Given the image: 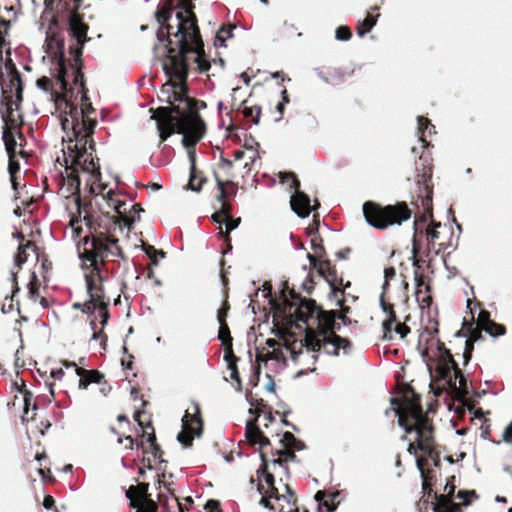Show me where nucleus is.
Returning <instances> with one entry per match:
<instances>
[{
	"mask_svg": "<svg viewBox=\"0 0 512 512\" xmlns=\"http://www.w3.org/2000/svg\"><path fill=\"white\" fill-rule=\"evenodd\" d=\"M271 304L274 310L273 321L279 336L288 333L289 329L297 326V322L307 324L304 339L298 344L299 351L297 342L288 346L294 361L302 354L303 347L314 353L323 348L327 354L333 356H338L340 350L344 355L350 353V340L336 334V330H340L336 313L327 312L315 300L302 297L294 289H290L287 282L284 283L279 300H273Z\"/></svg>",
	"mask_w": 512,
	"mask_h": 512,
	"instance_id": "f257e3e1",
	"label": "nucleus"
},
{
	"mask_svg": "<svg viewBox=\"0 0 512 512\" xmlns=\"http://www.w3.org/2000/svg\"><path fill=\"white\" fill-rule=\"evenodd\" d=\"M167 54L163 70L170 78L160 89L159 99L166 101L171 115L180 116L194 108H206V103L188 95L187 78L189 75V58L193 55L196 70L206 73L211 67L198 25L194 21L176 23L175 37L164 38Z\"/></svg>",
	"mask_w": 512,
	"mask_h": 512,
	"instance_id": "f03ea898",
	"label": "nucleus"
},
{
	"mask_svg": "<svg viewBox=\"0 0 512 512\" xmlns=\"http://www.w3.org/2000/svg\"><path fill=\"white\" fill-rule=\"evenodd\" d=\"M74 77L73 84L79 86V93L81 94L80 109L72 101L73 89L64 99L65 108L68 109L66 114L71 118L72 130L75 137V143L70 139L67 145V153L63 149V160L65 171L68 173V182L71 184V191H77L81 180L79 177V168L89 174L88 185L89 191L94 195H103L107 187L106 184L101 183V171L99 159L94 157L95 142L93 140L94 129L97 121L91 118L90 114L95 110L87 96L88 89L85 86L84 74L82 68L73 69Z\"/></svg>",
	"mask_w": 512,
	"mask_h": 512,
	"instance_id": "7ed1b4c3",
	"label": "nucleus"
},
{
	"mask_svg": "<svg viewBox=\"0 0 512 512\" xmlns=\"http://www.w3.org/2000/svg\"><path fill=\"white\" fill-rule=\"evenodd\" d=\"M88 224L89 235L78 242L77 253L89 299L84 303H74L73 308L87 314L98 311L100 324L105 327L110 317V299L104 289L107 263L116 261L115 258L126 260V256L119 245V239L102 231L99 226Z\"/></svg>",
	"mask_w": 512,
	"mask_h": 512,
	"instance_id": "20e7f679",
	"label": "nucleus"
},
{
	"mask_svg": "<svg viewBox=\"0 0 512 512\" xmlns=\"http://www.w3.org/2000/svg\"><path fill=\"white\" fill-rule=\"evenodd\" d=\"M415 165L417 189L411 204L417 209V213L414 221L412 254L413 265L420 268L421 260L417 257L420 251V244L417 240L419 235H424L426 238V256H429L431 251L438 254L446 250L450 246V242L443 237V230H447V226L433 219V159L429 153H422Z\"/></svg>",
	"mask_w": 512,
	"mask_h": 512,
	"instance_id": "39448f33",
	"label": "nucleus"
},
{
	"mask_svg": "<svg viewBox=\"0 0 512 512\" xmlns=\"http://www.w3.org/2000/svg\"><path fill=\"white\" fill-rule=\"evenodd\" d=\"M391 404L395 407L399 426L406 433L417 434L416 441L408 445L409 454L417 455L420 450L427 457L433 458L434 426L432 420L423 412L420 396L410 385H405L402 397L391 398Z\"/></svg>",
	"mask_w": 512,
	"mask_h": 512,
	"instance_id": "423d86ee",
	"label": "nucleus"
},
{
	"mask_svg": "<svg viewBox=\"0 0 512 512\" xmlns=\"http://www.w3.org/2000/svg\"><path fill=\"white\" fill-rule=\"evenodd\" d=\"M201 108H194L180 116L171 115L169 108H156L152 119L156 120L160 136V143L166 141L172 134L183 135V145L194 150L195 145L202 139L206 132V125L199 114Z\"/></svg>",
	"mask_w": 512,
	"mask_h": 512,
	"instance_id": "0eeeda50",
	"label": "nucleus"
},
{
	"mask_svg": "<svg viewBox=\"0 0 512 512\" xmlns=\"http://www.w3.org/2000/svg\"><path fill=\"white\" fill-rule=\"evenodd\" d=\"M436 343L438 355L431 388L437 396L446 390H451L457 397H465L469 393L466 378L451 351L439 339Z\"/></svg>",
	"mask_w": 512,
	"mask_h": 512,
	"instance_id": "6e6552de",
	"label": "nucleus"
},
{
	"mask_svg": "<svg viewBox=\"0 0 512 512\" xmlns=\"http://www.w3.org/2000/svg\"><path fill=\"white\" fill-rule=\"evenodd\" d=\"M59 3L62 4L64 10L69 12L68 34L74 40V43L69 45L70 66L72 69L83 68V48L84 44L90 40L87 36L89 26L85 23L83 15L79 13L83 0H59Z\"/></svg>",
	"mask_w": 512,
	"mask_h": 512,
	"instance_id": "1a4fd4ad",
	"label": "nucleus"
},
{
	"mask_svg": "<svg viewBox=\"0 0 512 512\" xmlns=\"http://www.w3.org/2000/svg\"><path fill=\"white\" fill-rule=\"evenodd\" d=\"M366 222L375 229L386 230L393 225L408 221L413 210L405 201L382 206L374 201H366L362 207Z\"/></svg>",
	"mask_w": 512,
	"mask_h": 512,
	"instance_id": "9d476101",
	"label": "nucleus"
},
{
	"mask_svg": "<svg viewBox=\"0 0 512 512\" xmlns=\"http://www.w3.org/2000/svg\"><path fill=\"white\" fill-rule=\"evenodd\" d=\"M22 100L17 99L15 92L2 94L0 101V113L4 122L3 130L17 131L18 138L21 141L25 140V137L21 131L23 125V116L19 112Z\"/></svg>",
	"mask_w": 512,
	"mask_h": 512,
	"instance_id": "9b49d317",
	"label": "nucleus"
},
{
	"mask_svg": "<svg viewBox=\"0 0 512 512\" xmlns=\"http://www.w3.org/2000/svg\"><path fill=\"white\" fill-rule=\"evenodd\" d=\"M66 172V177L63 178V182H64V186L61 188L62 190L63 189H66V192L68 193V195H66V197L68 198L69 196H74V203L77 207V212H78V216L76 215H73L70 219V222H69V226L71 227V230H72V238L74 240L78 239L79 240L76 242V245L78 244V242L80 240H82L83 238L87 237L89 235V224L88 223H91L93 224L94 226H99L100 229L102 231H106L107 233H109L110 235H113L116 239H118L113 233H111L107 228L105 227H102L101 224L98 222L97 219H94V217L92 215H89V214H86L84 217H83V221L85 222L86 226H87V234L83 237H81V234L83 232V228L81 226V219H80V216H81V198H80V188L77 190V191H71L70 189L72 188L71 184L68 182V173L69 171H65Z\"/></svg>",
	"mask_w": 512,
	"mask_h": 512,
	"instance_id": "f8f14e48",
	"label": "nucleus"
},
{
	"mask_svg": "<svg viewBox=\"0 0 512 512\" xmlns=\"http://www.w3.org/2000/svg\"><path fill=\"white\" fill-rule=\"evenodd\" d=\"M255 421H249L246 425V439L251 445L258 444L260 446V457L262 464L258 470V474L264 477L266 487L275 486V478L272 473L268 471V458L264 449L270 445V440L266 437L260 428L257 426Z\"/></svg>",
	"mask_w": 512,
	"mask_h": 512,
	"instance_id": "ddd939ff",
	"label": "nucleus"
},
{
	"mask_svg": "<svg viewBox=\"0 0 512 512\" xmlns=\"http://www.w3.org/2000/svg\"><path fill=\"white\" fill-rule=\"evenodd\" d=\"M203 431V420L200 406L192 402L191 411L187 409L182 418V431L178 434V441L185 447H191L195 436H200Z\"/></svg>",
	"mask_w": 512,
	"mask_h": 512,
	"instance_id": "4468645a",
	"label": "nucleus"
},
{
	"mask_svg": "<svg viewBox=\"0 0 512 512\" xmlns=\"http://www.w3.org/2000/svg\"><path fill=\"white\" fill-rule=\"evenodd\" d=\"M307 259L309 260L310 265L315 268L320 276H322L330 285L332 292L335 296L340 294L344 295V289L350 287L351 283L347 281L344 283L343 278L338 276L335 265L331 263L329 259L319 260L317 257L311 255V253L307 254Z\"/></svg>",
	"mask_w": 512,
	"mask_h": 512,
	"instance_id": "2eb2a0df",
	"label": "nucleus"
},
{
	"mask_svg": "<svg viewBox=\"0 0 512 512\" xmlns=\"http://www.w3.org/2000/svg\"><path fill=\"white\" fill-rule=\"evenodd\" d=\"M44 47L48 55L57 60L58 63V81L62 87L67 85L66 65L64 57V39L60 32L52 30L47 31Z\"/></svg>",
	"mask_w": 512,
	"mask_h": 512,
	"instance_id": "dca6fc26",
	"label": "nucleus"
},
{
	"mask_svg": "<svg viewBox=\"0 0 512 512\" xmlns=\"http://www.w3.org/2000/svg\"><path fill=\"white\" fill-rule=\"evenodd\" d=\"M283 182L291 180V188L294 189V194L291 196L290 205L291 209L301 218H306L311 213V200L309 196L300 191V181L293 172H285L280 175Z\"/></svg>",
	"mask_w": 512,
	"mask_h": 512,
	"instance_id": "f3484780",
	"label": "nucleus"
},
{
	"mask_svg": "<svg viewBox=\"0 0 512 512\" xmlns=\"http://www.w3.org/2000/svg\"><path fill=\"white\" fill-rule=\"evenodd\" d=\"M149 484L146 482L138 483L136 486H130L126 491V497L129 499V505L137 508V512H154L158 509V504L151 498L148 492Z\"/></svg>",
	"mask_w": 512,
	"mask_h": 512,
	"instance_id": "a211bd4d",
	"label": "nucleus"
},
{
	"mask_svg": "<svg viewBox=\"0 0 512 512\" xmlns=\"http://www.w3.org/2000/svg\"><path fill=\"white\" fill-rule=\"evenodd\" d=\"M482 331H484L482 327L475 325L474 316L471 312V319H464L462 329L456 333V336L467 338L463 351L464 365H467L472 358L475 342L483 339Z\"/></svg>",
	"mask_w": 512,
	"mask_h": 512,
	"instance_id": "6ab92c4d",
	"label": "nucleus"
},
{
	"mask_svg": "<svg viewBox=\"0 0 512 512\" xmlns=\"http://www.w3.org/2000/svg\"><path fill=\"white\" fill-rule=\"evenodd\" d=\"M174 8L178 9L177 13L181 11V9L177 7V4L174 5V0H165L155 13L156 20L160 24V28L157 32V37L160 42H163L164 38L175 37L176 25L174 26L169 23Z\"/></svg>",
	"mask_w": 512,
	"mask_h": 512,
	"instance_id": "aec40b11",
	"label": "nucleus"
},
{
	"mask_svg": "<svg viewBox=\"0 0 512 512\" xmlns=\"http://www.w3.org/2000/svg\"><path fill=\"white\" fill-rule=\"evenodd\" d=\"M4 66H5L9 80L7 83H5L3 81V73L0 72V82H1L2 94L15 92V95H17L18 101L22 100L23 99V82L21 79V74L17 70L16 65L14 64L12 59H7Z\"/></svg>",
	"mask_w": 512,
	"mask_h": 512,
	"instance_id": "412c9836",
	"label": "nucleus"
},
{
	"mask_svg": "<svg viewBox=\"0 0 512 512\" xmlns=\"http://www.w3.org/2000/svg\"><path fill=\"white\" fill-rule=\"evenodd\" d=\"M36 85L39 89L50 93L56 103L63 102L64 99H66L68 94L71 92V87H68L69 86L68 82L65 87L61 86V84L58 81V74L56 75V85L59 86V88L61 89V92H58L54 89L53 80L47 76L40 77L37 80Z\"/></svg>",
	"mask_w": 512,
	"mask_h": 512,
	"instance_id": "4be33fe9",
	"label": "nucleus"
},
{
	"mask_svg": "<svg viewBox=\"0 0 512 512\" xmlns=\"http://www.w3.org/2000/svg\"><path fill=\"white\" fill-rule=\"evenodd\" d=\"M415 282H416L415 298L419 304V307L422 310L429 309L433 302L430 285L425 282L424 275L419 274L417 271H415Z\"/></svg>",
	"mask_w": 512,
	"mask_h": 512,
	"instance_id": "5701e85b",
	"label": "nucleus"
},
{
	"mask_svg": "<svg viewBox=\"0 0 512 512\" xmlns=\"http://www.w3.org/2000/svg\"><path fill=\"white\" fill-rule=\"evenodd\" d=\"M379 302L383 312L386 314V319L382 322L383 338L385 340H392L393 325L396 323V320H398L394 305L388 302L383 295H380Z\"/></svg>",
	"mask_w": 512,
	"mask_h": 512,
	"instance_id": "b1692460",
	"label": "nucleus"
},
{
	"mask_svg": "<svg viewBox=\"0 0 512 512\" xmlns=\"http://www.w3.org/2000/svg\"><path fill=\"white\" fill-rule=\"evenodd\" d=\"M17 238L20 244L14 257V263L18 270H20L22 265L28 260L30 252L37 254L38 247L34 241L25 240V236L21 232L17 233Z\"/></svg>",
	"mask_w": 512,
	"mask_h": 512,
	"instance_id": "393cba45",
	"label": "nucleus"
},
{
	"mask_svg": "<svg viewBox=\"0 0 512 512\" xmlns=\"http://www.w3.org/2000/svg\"><path fill=\"white\" fill-rule=\"evenodd\" d=\"M114 196H115V192L112 189H110L106 193V197L109 202V205H111V204L114 205V209H115L118 217L120 218V220L126 226L130 227L136 221V217L134 215H130V213L126 207L127 206L126 202L116 200V199H114Z\"/></svg>",
	"mask_w": 512,
	"mask_h": 512,
	"instance_id": "a878e982",
	"label": "nucleus"
},
{
	"mask_svg": "<svg viewBox=\"0 0 512 512\" xmlns=\"http://www.w3.org/2000/svg\"><path fill=\"white\" fill-rule=\"evenodd\" d=\"M76 375L79 377L78 388L85 390L92 383L98 384L104 378V375L98 370H87L82 367H76Z\"/></svg>",
	"mask_w": 512,
	"mask_h": 512,
	"instance_id": "bb28decb",
	"label": "nucleus"
},
{
	"mask_svg": "<svg viewBox=\"0 0 512 512\" xmlns=\"http://www.w3.org/2000/svg\"><path fill=\"white\" fill-rule=\"evenodd\" d=\"M339 492H331L327 493L326 491L319 490L315 494V500L318 503V509L320 512L323 511V509H326V512H333L336 510L339 501H337V498L339 497Z\"/></svg>",
	"mask_w": 512,
	"mask_h": 512,
	"instance_id": "cd10ccee",
	"label": "nucleus"
},
{
	"mask_svg": "<svg viewBox=\"0 0 512 512\" xmlns=\"http://www.w3.org/2000/svg\"><path fill=\"white\" fill-rule=\"evenodd\" d=\"M195 0H179L177 3V7L181 9L178 13H176V23L182 24L184 21H194L195 25H198V19L194 12L195 9Z\"/></svg>",
	"mask_w": 512,
	"mask_h": 512,
	"instance_id": "c85d7f7f",
	"label": "nucleus"
},
{
	"mask_svg": "<svg viewBox=\"0 0 512 512\" xmlns=\"http://www.w3.org/2000/svg\"><path fill=\"white\" fill-rule=\"evenodd\" d=\"M144 411L137 410L134 413V420L138 423V425L142 428V438L146 439V442L149 443V447L153 444L157 443L155 429L152 424L151 419L149 418L147 421H143L141 419L142 415H144Z\"/></svg>",
	"mask_w": 512,
	"mask_h": 512,
	"instance_id": "c756f323",
	"label": "nucleus"
},
{
	"mask_svg": "<svg viewBox=\"0 0 512 512\" xmlns=\"http://www.w3.org/2000/svg\"><path fill=\"white\" fill-rule=\"evenodd\" d=\"M217 188H218V200L229 199L236 195L238 186L233 181L222 179L218 173H214Z\"/></svg>",
	"mask_w": 512,
	"mask_h": 512,
	"instance_id": "7c9ffc66",
	"label": "nucleus"
},
{
	"mask_svg": "<svg viewBox=\"0 0 512 512\" xmlns=\"http://www.w3.org/2000/svg\"><path fill=\"white\" fill-rule=\"evenodd\" d=\"M378 10H379V7H377V6L372 7L371 12L367 13L366 17L362 21L358 22L356 31L360 37H362L366 33L370 32L372 30V28L376 25L377 18L379 17L380 14L377 13L376 15H374L373 13Z\"/></svg>",
	"mask_w": 512,
	"mask_h": 512,
	"instance_id": "2f4dec72",
	"label": "nucleus"
},
{
	"mask_svg": "<svg viewBox=\"0 0 512 512\" xmlns=\"http://www.w3.org/2000/svg\"><path fill=\"white\" fill-rule=\"evenodd\" d=\"M433 497L435 499L432 504L434 512H454L453 507H458V504L454 503L449 495L434 493Z\"/></svg>",
	"mask_w": 512,
	"mask_h": 512,
	"instance_id": "473e14b6",
	"label": "nucleus"
},
{
	"mask_svg": "<svg viewBox=\"0 0 512 512\" xmlns=\"http://www.w3.org/2000/svg\"><path fill=\"white\" fill-rule=\"evenodd\" d=\"M296 448H282L271 451V455L273 457L272 463L274 465L284 466L289 461H294L296 458L295 454ZM287 469V466H285Z\"/></svg>",
	"mask_w": 512,
	"mask_h": 512,
	"instance_id": "72a5a7b5",
	"label": "nucleus"
},
{
	"mask_svg": "<svg viewBox=\"0 0 512 512\" xmlns=\"http://www.w3.org/2000/svg\"><path fill=\"white\" fill-rule=\"evenodd\" d=\"M189 160L190 177L188 182V188L192 191L199 192L202 189L203 184L207 181V179L206 177H200L198 184H195V170H197L195 150H189Z\"/></svg>",
	"mask_w": 512,
	"mask_h": 512,
	"instance_id": "f704fd0d",
	"label": "nucleus"
},
{
	"mask_svg": "<svg viewBox=\"0 0 512 512\" xmlns=\"http://www.w3.org/2000/svg\"><path fill=\"white\" fill-rule=\"evenodd\" d=\"M426 464H427V460L426 459H424V458H417V467L421 471V476H422V479H423V484H422L423 491L428 496H432V495L434 496L435 492L433 491L432 483H431V480H432L431 471L430 470H426L424 468V466Z\"/></svg>",
	"mask_w": 512,
	"mask_h": 512,
	"instance_id": "c9c22d12",
	"label": "nucleus"
},
{
	"mask_svg": "<svg viewBox=\"0 0 512 512\" xmlns=\"http://www.w3.org/2000/svg\"><path fill=\"white\" fill-rule=\"evenodd\" d=\"M16 135L18 136L17 131L12 130H3V141L5 144L6 151L8 155H18L21 156L25 155V152L21 149L19 152H17V141H16Z\"/></svg>",
	"mask_w": 512,
	"mask_h": 512,
	"instance_id": "e433bc0d",
	"label": "nucleus"
},
{
	"mask_svg": "<svg viewBox=\"0 0 512 512\" xmlns=\"http://www.w3.org/2000/svg\"><path fill=\"white\" fill-rule=\"evenodd\" d=\"M286 489L288 490V496H284V499H286V505L281 504L279 512H308L307 509H303L301 511L297 506L296 494L289 485H286Z\"/></svg>",
	"mask_w": 512,
	"mask_h": 512,
	"instance_id": "4c0bfd02",
	"label": "nucleus"
},
{
	"mask_svg": "<svg viewBox=\"0 0 512 512\" xmlns=\"http://www.w3.org/2000/svg\"><path fill=\"white\" fill-rule=\"evenodd\" d=\"M418 130L421 134L419 140L423 143V147H428L430 143L425 139L424 135L426 131L429 135L435 133V126L431 124V121L424 116L418 117Z\"/></svg>",
	"mask_w": 512,
	"mask_h": 512,
	"instance_id": "58836bf2",
	"label": "nucleus"
},
{
	"mask_svg": "<svg viewBox=\"0 0 512 512\" xmlns=\"http://www.w3.org/2000/svg\"><path fill=\"white\" fill-rule=\"evenodd\" d=\"M282 448H296L297 450L302 449L303 444L297 440L291 432H285L280 440Z\"/></svg>",
	"mask_w": 512,
	"mask_h": 512,
	"instance_id": "ea45409f",
	"label": "nucleus"
},
{
	"mask_svg": "<svg viewBox=\"0 0 512 512\" xmlns=\"http://www.w3.org/2000/svg\"><path fill=\"white\" fill-rule=\"evenodd\" d=\"M311 246L314 250V257H317L319 260H324L323 257L326 255V250L323 245V239L320 235H315L311 238Z\"/></svg>",
	"mask_w": 512,
	"mask_h": 512,
	"instance_id": "a19ab883",
	"label": "nucleus"
},
{
	"mask_svg": "<svg viewBox=\"0 0 512 512\" xmlns=\"http://www.w3.org/2000/svg\"><path fill=\"white\" fill-rule=\"evenodd\" d=\"M246 102L247 101L244 100L242 102V105H245ZM242 113H243L245 118H251V120H252V122L254 124H258L259 123L260 115H261V108H260V106H251V107L244 106L243 110H242Z\"/></svg>",
	"mask_w": 512,
	"mask_h": 512,
	"instance_id": "79ce46f5",
	"label": "nucleus"
},
{
	"mask_svg": "<svg viewBox=\"0 0 512 512\" xmlns=\"http://www.w3.org/2000/svg\"><path fill=\"white\" fill-rule=\"evenodd\" d=\"M90 326H91V328L93 330L92 339L93 340H100L101 346L103 347V349H105L106 345H107L108 337H107V335L103 331L104 327L101 326L100 329L97 330L96 318H94V319H92L90 321Z\"/></svg>",
	"mask_w": 512,
	"mask_h": 512,
	"instance_id": "37998d69",
	"label": "nucleus"
},
{
	"mask_svg": "<svg viewBox=\"0 0 512 512\" xmlns=\"http://www.w3.org/2000/svg\"><path fill=\"white\" fill-rule=\"evenodd\" d=\"M258 491L259 493H265L267 496H269L271 499H276L277 501H285L284 496H288V493L284 495H280L278 489L275 486L272 487H265L263 484L258 485ZM286 492L288 490L286 489Z\"/></svg>",
	"mask_w": 512,
	"mask_h": 512,
	"instance_id": "c03bdc74",
	"label": "nucleus"
},
{
	"mask_svg": "<svg viewBox=\"0 0 512 512\" xmlns=\"http://www.w3.org/2000/svg\"><path fill=\"white\" fill-rule=\"evenodd\" d=\"M9 156V163H8V170H9V174H10V177H11V181H12V184H13V187L14 189H16V174L19 172L20 170V164H19V161L17 160V155H8Z\"/></svg>",
	"mask_w": 512,
	"mask_h": 512,
	"instance_id": "a18cd8bd",
	"label": "nucleus"
},
{
	"mask_svg": "<svg viewBox=\"0 0 512 512\" xmlns=\"http://www.w3.org/2000/svg\"><path fill=\"white\" fill-rule=\"evenodd\" d=\"M241 222V219L240 218H237V219H234L232 218L231 216H229V218L226 219V231L224 232L222 230V227H219V234L222 238H224L226 241H230V237H229V233L236 229L238 227V225L240 224Z\"/></svg>",
	"mask_w": 512,
	"mask_h": 512,
	"instance_id": "49530a36",
	"label": "nucleus"
},
{
	"mask_svg": "<svg viewBox=\"0 0 512 512\" xmlns=\"http://www.w3.org/2000/svg\"><path fill=\"white\" fill-rule=\"evenodd\" d=\"M144 251L149 257L151 264L155 266L158 264L159 258H164L166 256V253L163 250H157L152 245L144 247Z\"/></svg>",
	"mask_w": 512,
	"mask_h": 512,
	"instance_id": "de8ad7c7",
	"label": "nucleus"
},
{
	"mask_svg": "<svg viewBox=\"0 0 512 512\" xmlns=\"http://www.w3.org/2000/svg\"><path fill=\"white\" fill-rule=\"evenodd\" d=\"M218 339L222 342V345H232L233 338L230 333V329L227 323H219Z\"/></svg>",
	"mask_w": 512,
	"mask_h": 512,
	"instance_id": "09e8293b",
	"label": "nucleus"
},
{
	"mask_svg": "<svg viewBox=\"0 0 512 512\" xmlns=\"http://www.w3.org/2000/svg\"><path fill=\"white\" fill-rule=\"evenodd\" d=\"M483 329L492 337H498L506 334V327L503 324L496 323L495 321H492Z\"/></svg>",
	"mask_w": 512,
	"mask_h": 512,
	"instance_id": "8fccbe9b",
	"label": "nucleus"
},
{
	"mask_svg": "<svg viewBox=\"0 0 512 512\" xmlns=\"http://www.w3.org/2000/svg\"><path fill=\"white\" fill-rule=\"evenodd\" d=\"M164 478H165V474L164 473L158 474L157 489H161L162 487L167 489V491L173 496V498H174L176 504L178 505L179 509L182 511V506L179 503L178 498L174 495L173 490L170 488V484L166 483Z\"/></svg>",
	"mask_w": 512,
	"mask_h": 512,
	"instance_id": "3c124183",
	"label": "nucleus"
},
{
	"mask_svg": "<svg viewBox=\"0 0 512 512\" xmlns=\"http://www.w3.org/2000/svg\"><path fill=\"white\" fill-rule=\"evenodd\" d=\"M21 392L23 393L24 412L27 414L31 405L32 409L36 410L37 405L36 402H33V394L26 389L21 390Z\"/></svg>",
	"mask_w": 512,
	"mask_h": 512,
	"instance_id": "603ef678",
	"label": "nucleus"
},
{
	"mask_svg": "<svg viewBox=\"0 0 512 512\" xmlns=\"http://www.w3.org/2000/svg\"><path fill=\"white\" fill-rule=\"evenodd\" d=\"M335 37L340 41H348L352 37L351 29L348 26H339L335 31Z\"/></svg>",
	"mask_w": 512,
	"mask_h": 512,
	"instance_id": "864d4df0",
	"label": "nucleus"
},
{
	"mask_svg": "<svg viewBox=\"0 0 512 512\" xmlns=\"http://www.w3.org/2000/svg\"><path fill=\"white\" fill-rule=\"evenodd\" d=\"M493 320L490 318V312L487 310L482 309L479 312L477 321L475 322V325H478L482 328L486 327L488 324H490Z\"/></svg>",
	"mask_w": 512,
	"mask_h": 512,
	"instance_id": "5fc2aeb1",
	"label": "nucleus"
},
{
	"mask_svg": "<svg viewBox=\"0 0 512 512\" xmlns=\"http://www.w3.org/2000/svg\"><path fill=\"white\" fill-rule=\"evenodd\" d=\"M393 331H395L400 338H405L410 333V327L407 326L405 323H401L398 320H396V323L393 325Z\"/></svg>",
	"mask_w": 512,
	"mask_h": 512,
	"instance_id": "6e6d98bb",
	"label": "nucleus"
},
{
	"mask_svg": "<svg viewBox=\"0 0 512 512\" xmlns=\"http://www.w3.org/2000/svg\"><path fill=\"white\" fill-rule=\"evenodd\" d=\"M229 309H230V305H229L228 301L225 300L222 304V307L219 308L218 312H217V320L219 323H227L226 318H227Z\"/></svg>",
	"mask_w": 512,
	"mask_h": 512,
	"instance_id": "4d7b16f0",
	"label": "nucleus"
},
{
	"mask_svg": "<svg viewBox=\"0 0 512 512\" xmlns=\"http://www.w3.org/2000/svg\"><path fill=\"white\" fill-rule=\"evenodd\" d=\"M125 440L128 442L127 448L133 449L136 446L142 449L143 454L148 453V449L144 446V441L137 442L131 435L126 436Z\"/></svg>",
	"mask_w": 512,
	"mask_h": 512,
	"instance_id": "13d9d810",
	"label": "nucleus"
},
{
	"mask_svg": "<svg viewBox=\"0 0 512 512\" xmlns=\"http://www.w3.org/2000/svg\"><path fill=\"white\" fill-rule=\"evenodd\" d=\"M150 448V451L153 455V457L155 459H157L160 463H163L165 462V460L163 459V455H164V451L163 449L161 448V446L157 443L153 444L152 446L149 447Z\"/></svg>",
	"mask_w": 512,
	"mask_h": 512,
	"instance_id": "bf43d9fd",
	"label": "nucleus"
},
{
	"mask_svg": "<svg viewBox=\"0 0 512 512\" xmlns=\"http://www.w3.org/2000/svg\"><path fill=\"white\" fill-rule=\"evenodd\" d=\"M224 359L227 362V364L232 363V362L235 363L238 361V357L233 352L232 345L224 346Z\"/></svg>",
	"mask_w": 512,
	"mask_h": 512,
	"instance_id": "052dcab7",
	"label": "nucleus"
},
{
	"mask_svg": "<svg viewBox=\"0 0 512 512\" xmlns=\"http://www.w3.org/2000/svg\"><path fill=\"white\" fill-rule=\"evenodd\" d=\"M233 28V26L221 27L217 33V39L221 42H224L226 39L231 38Z\"/></svg>",
	"mask_w": 512,
	"mask_h": 512,
	"instance_id": "680f3d73",
	"label": "nucleus"
},
{
	"mask_svg": "<svg viewBox=\"0 0 512 512\" xmlns=\"http://www.w3.org/2000/svg\"><path fill=\"white\" fill-rule=\"evenodd\" d=\"M28 292L31 298H34L39 294V284L35 274H33V279L28 284Z\"/></svg>",
	"mask_w": 512,
	"mask_h": 512,
	"instance_id": "e2e57ef3",
	"label": "nucleus"
},
{
	"mask_svg": "<svg viewBox=\"0 0 512 512\" xmlns=\"http://www.w3.org/2000/svg\"><path fill=\"white\" fill-rule=\"evenodd\" d=\"M207 512H222L221 504L218 500L210 499L205 505Z\"/></svg>",
	"mask_w": 512,
	"mask_h": 512,
	"instance_id": "0e129e2a",
	"label": "nucleus"
},
{
	"mask_svg": "<svg viewBox=\"0 0 512 512\" xmlns=\"http://www.w3.org/2000/svg\"><path fill=\"white\" fill-rule=\"evenodd\" d=\"M307 234L311 237L315 236V235H319L318 233V230H319V220H317V216L314 215V220H313V224L309 225L307 227Z\"/></svg>",
	"mask_w": 512,
	"mask_h": 512,
	"instance_id": "69168bd1",
	"label": "nucleus"
},
{
	"mask_svg": "<svg viewBox=\"0 0 512 512\" xmlns=\"http://www.w3.org/2000/svg\"><path fill=\"white\" fill-rule=\"evenodd\" d=\"M454 482H455V476H450L447 479V483L445 486V491H447L446 495H449L450 497H453V495L455 493L456 486H455Z\"/></svg>",
	"mask_w": 512,
	"mask_h": 512,
	"instance_id": "338daca9",
	"label": "nucleus"
},
{
	"mask_svg": "<svg viewBox=\"0 0 512 512\" xmlns=\"http://www.w3.org/2000/svg\"><path fill=\"white\" fill-rule=\"evenodd\" d=\"M227 367L231 371V373H230L231 379L240 383V376H239V372H238V368H237V362L229 363V364H227Z\"/></svg>",
	"mask_w": 512,
	"mask_h": 512,
	"instance_id": "774afa93",
	"label": "nucleus"
}]
</instances>
